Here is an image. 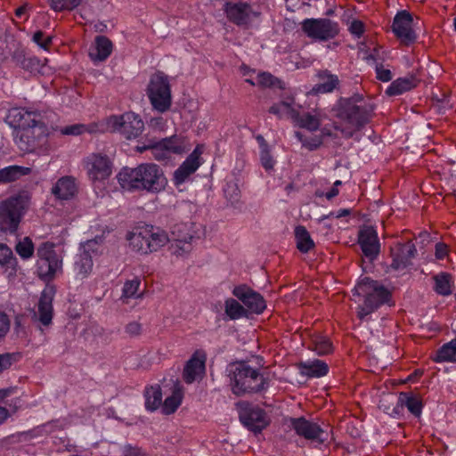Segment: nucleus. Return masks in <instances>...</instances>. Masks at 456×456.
I'll return each mask as SVG.
<instances>
[{"instance_id": "f257e3e1", "label": "nucleus", "mask_w": 456, "mask_h": 456, "mask_svg": "<svg viewBox=\"0 0 456 456\" xmlns=\"http://www.w3.org/2000/svg\"><path fill=\"white\" fill-rule=\"evenodd\" d=\"M374 110V103L358 94L338 99L334 107L336 117L347 125V127L341 129L342 135L351 138L355 132L362 129L373 118Z\"/></svg>"}, {"instance_id": "f03ea898", "label": "nucleus", "mask_w": 456, "mask_h": 456, "mask_svg": "<svg viewBox=\"0 0 456 456\" xmlns=\"http://www.w3.org/2000/svg\"><path fill=\"white\" fill-rule=\"evenodd\" d=\"M120 186L126 191L159 192L167 184L162 169L156 164H141L134 168L123 167L117 175Z\"/></svg>"}, {"instance_id": "7ed1b4c3", "label": "nucleus", "mask_w": 456, "mask_h": 456, "mask_svg": "<svg viewBox=\"0 0 456 456\" xmlns=\"http://www.w3.org/2000/svg\"><path fill=\"white\" fill-rule=\"evenodd\" d=\"M390 297L386 287L368 277L360 278L352 289V300L357 305V316L361 320L389 303Z\"/></svg>"}, {"instance_id": "20e7f679", "label": "nucleus", "mask_w": 456, "mask_h": 456, "mask_svg": "<svg viewBox=\"0 0 456 456\" xmlns=\"http://www.w3.org/2000/svg\"><path fill=\"white\" fill-rule=\"evenodd\" d=\"M126 240L132 251L143 256L157 252L170 242L167 231L149 224L133 227L127 232Z\"/></svg>"}, {"instance_id": "39448f33", "label": "nucleus", "mask_w": 456, "mask_h": 456, "mask_svg": "<svg viewBox=\"0 0 456 456\" xmlns=\"http://www.w3.org/2000/svg\"><path fill=\"white\" fill-rule=\"evenodd\" d=\"M172 243L169 250L177 257H187L193 249V243L205 235L200 223L186 221L175 224L171 228Z\"/></svg>"}, {"instance_id": "423d86ee", "label": "nucleus", "mask_w": 456, "mask_h": 456, "mask_svg": "<svg viewBox=\"0 0 456 456\" xmlns=\"http://www.w3.org/2000/svg\"><path fill=\"white\" fill-rule=\"evenodd\" d=\"M230 375L232 392L237 395L260 392L267 387V381L259 370L244 362L232 364Z\"/></svg>"}, {"instance_id": "0eeeda50", "label": "nucleus", "mask_w": 456, "mask_h": 456, "mask_svg": "<svg viewBox=\"0 0 456 456\" xmlns=\"http://www.w3.org/2000/svg\"><path fill=\"white\" fill-rule=\"evenodd\" d=\"M39 117L37 112L24 108H12L8 112L10 125L21 129L20 140L24 137L28 139V150L36 146V136L45 135L46 126Z\"/></svg>"}, {"instance_id": "6e6552de", "label": "nucleus", "mask_w": 456, "mask_h": 456, "mask_svg": "<svg viewBox=\"0 0 456 456\" xmlns=\"http://www.w3.org/2000/svg\"><path fill=\"white\" fill-rule=\"evenodd\" d=\"M146 94L153 110L164 113L172 105L171 86L168 77L163 72L154 73L149 81Z\"/></svg>"}, {"instance_id": "1a4fd4ad", "label": "nucleus", "mask_w": 456, "mask_h": 456, "mask_svg": "<svg viewBox=\"0 0 456 456\" xmlns=\"http://www.w3.org/2000/svg\"><path fill=\"white\" fill-rule=\"evenodd\" d=\"M37 273L44 281H50L61 271L62 260L54 250V245L51 242L41 244L37 251Z\"/></svg>"}, {"instance_id": "9d476101", "label": "nucleus", "mask_w": 456, "mask_h": 456, "mask_svg": "<svg viewBox=\"0 0 456 456\" xmlns=\"http://www.w3.org/2000/svg\"><path fill=\"white\" fill-rule=\"evenodd\" d=\"M290 426L297 435L304 437L314 446L323 445L331 438L328 428H322L318 423L305 418L291 419Z\"/></svg>"}, {"instance_id": "9b49d317", "label": "nucleus", "mask_w": 456, "mask_h": 456, "mask_svg": "<svg viewBox=\"0 0 456 456\" xmlns=\"http://www.w3.org/2000/svg\"><path fill=\"white\" fill-rule=\"evenodd\" d=\"M302 31L310 38L328 41L335 38L339 33L338 22L330 19H305L301 22Z\"/></svg>"}, {"instance_id": "f8f14e48", "label": "nucleus", "mask_w": 456, "mask_h": 456, "mask_svg": "<svg viewBox=\"0 0 456 456\" xmlns=\"http://www.w3.org/2000/svg\"><path fill=\"white\" fill-rule=\"evenodd\" d=\"M113 164L108 155L91 153L83 159V167L92 183L107 180L112 174Z\"/></svg>"}, {"instance_id": "ddd939ff", "label": "nucleus", "mask_w": 456, "mask_h": 456, "mask_svg": "<svg viewBox=\"0 0 456 456\" xmlns=\"http://www.w3.org/2000/svg\"><path fill=\"white\" fill-rule=\"evenodd\" d=\"M110 127L131 140L138 137L144 127L143 121L134 112H126L120 116H111L108 122Z\"/></svg>"}, {"instance_id": "4468645a", "label": "nucleus", "mask_w": 456, "mask_h": 456, "mask_svg": "<svg viewBox=\"0 0 456 456\" xmlns=\"http://www.w3.org/2000/svg\"><path fill=\"white\" fill-rule=\"evenodd\" d=\"M392 31L401 44L410 45L417 40V34L413 29V16L406 11H399L394 17Z\"/></svg>"}, {"instance_id": "2eb2a0df", "label": "nucleus", "mask_w": 456, "mask_h": 456, "mask_svg": "<svg viewBox=\"0 0 456 456\" xmlns=\"http://www.w3.org/2000/svg\"><path fill=\"white\" fill-rule=\"evenodd\" d=\"M26 201H1L0 229L3 232H14L23 215Z\"/></svg>"}, {"instance_id": "dca6fc26", "label": "nucleus", "mask_w": 456, "mask_h": 456, "mask_svg": "<svg viewBox=\"0 0 456 456\" xmlns=\"http://www.w3.org/2000/svg\"><path fill=\"white\" fill-rule=\"evenodd\" d=\"M100 245L97 239L89 240L81 244L80 251L75 259L76 275L80 279L88 276L93 269V255L98 251Z\"/></svg>"}, {"instance_id": "f3484780", "label": "nucleus", "mask_w": 456, "mask_h": 456, "mask_svg": "<svg viewBox=\"0 0 456 456\" xmlns=\"http://www.w3.org/2000/svg\"><path fill=\"white\" fill-rule=\"evenodd\" d=\"M224 12L227 19L237 26H248L259 16V13L247 3H226Z\"/></svg>"}, {"instance_id": "a211bd4d", "label": "nucleus", "mask_w": 456, "mask_h": 456, "mask_svg": "<svg viewBox=\"0 0 456 456\" xmlns=\"http://www.w3.org/2000/svg\"><path fill=\"white\" fill-rule=\"evenodd\" d=\"M242 424L250 431L261 432L270 422L265 411L256 406H246L240 413Z\"/></svg>"}, {"instance_id": "6ab92c4d", "label": "nucleus", "mask_w": 456, "mask_h": 456, "mask_svg": "<svg viewBox=\"0 0 456 456\" xmlns=\"http://www.w3.org/2000/svg\"><path fill=\"white\" fill-rule=\"evenodd\" d=\"M207 354L203 350L195 351L184 365L183 378L187 384L201 379L205 374Z\"/></svg>"}, {"instance_id": "aec40b11", "label": "nucleus", "mask_w": 456, "mask_h": 456, "mask_svg": "<svg viewBox=\"0 0 456 456\" xmlns=\"http://www.w3.org/2000/svg\"><path fill=\"white\" fill-rule=\"evenodd\" d=\"M232 294L240 300L251 313L259 314L266 307L264 297L257 292L245 285H240L233 289Z\"/></svg>"}, {"instance_id": "412c9836", "label": "nucleus", "mask_w": 456, "mask_h": 456, "mask_svg": "<svg viewBox=\"0 0 456 456\" xmlns=\"http://www.w3.org/2000/svg\"><path fill=\"white\" fill-rule=\"evenodd\" d=\"M358 242L361 248L369 258H374L379 252L378 232L372 226H364L359 231Z\"/></svg>"}, {"instance_id": "4be33fe9", "label": "nucleus", "mask_w": 456, "mask_h": 456, "mask_svg": "<svg viewBox=\"0 0 456 456\" xmlns=\"http://www.w3.org/2000/svg\"><path fill=\"white\" fill-rule=\"evenodd\" d=\"M54 295L55 289L51 285H47L41 293L38 302V321L44 326H49L52 323Z\"/></svg>"}, {"instance_id": "5701e85b", "label": "nucleus", "mask_w": 456, "mask_h": 456, "mask_svg": "<svg viewBox=\"0 0 456 456\" xmlns=\"http://www.w3.org/2000/svg\"><path fill=\"white\" fill-rule=\"evenodd\" d=\"M325 115L319 109H314L311 112L300 113L298 109L296 110L292 122L295 126L305 128L310 132L319 130Z\"/></svg>"}, {"instance_id": "b1692460", "label": "nucleus", "mask_w": 456, "mask_h": 456, "mask_svg": "<svg viewBox=\"0 0 456 456\" xmlns=\"http://www.w3.org/2000/svg\"><path fill=\"white\" fill-rule=\"evenodd\" d=\"M416 248L412 243L399 245L393 253V261L390 265L392 270L402 272L407 269L415 256Z\"/></svg>"}, {"instance_id": "393cba45", "label": "nucleus", "mask_w": 456, "mask_h": 456, "mask_svg": "<svg viewBox=\"0 0 456 456\" xmlns=\"http://www.w3.org/2000/svg\"><path fill=\"white\" fill-rule=\"evenodd\" d=\"M200 151L197 147L183 162V164L175 171L174 179L176 184L183 183L191 174L200 167Z\"/></svg>"}, {"instance_id": "a878e982", "label": "nucleus", "mask_w": 456, "mask_h": 456, "mask_svg": "<svg viewBox=\"0 0 456 456\" xmlns=\"http://www.w3.org/2000/svg\"><path fill=\"white\" fill-rule=\"evenodd\" d=\"M52 193L57 200H70L77 196L78 186L72 176H63L58 179L52 188Z\"/></svg>"}, {"instance_id": "bb28decb", "label": "nucleus", "mask_w": 456, "mask_h": 456, "mask_svg": "<svg viewBox=\"0 0 456 456\" xmlns=\"http://www.w3.org/2000/svg\"><path fill=\"white\" fill-rule=\"evenodd\" d=\"M317 77L319 83L312 89L313 93L316 94L332 93L340 84L338 77L330 73L328 69L320 70L317 73Z\"/></svg>"}, {"instance_id": "cd10ccee", "label": "nucleus", "mask_w": 456, "mask_h": 456, "mask_svg": "<svg viewBox=\"0 0 456 456\" xmlns=\"http://www.w3.org/2000/svg\"><path fill=\"white\" fill-rule=\"evenodd\" d=\"M297 109L295 98L293 96H287L280 102L272 105L268 111L280 119L289 118L292 120L294 116H296Z\"/></svg>"}, {"instance_id": "c85d7f7f", "label": "nucleus", "mask_w": 456, "mask_h": 456, "mask_svg": "<svg viewBox=\"0 0 456 456\" xmlns=\"http://www.w3.org/2000/svg\"><path fill=\"white\" fill-rule=\"evenodd\" d=\"M112 50L113 44L107 37L97 36L89 55L94 61H103L111 54Z\"/></svg>"}, {"instance_id": "c756f323", "label": "nucleus", "mask_w": 456, "mask_h": 456, "mask_svg": "<svg viewBox=\"0 0 456 456\" xmlns=\"http://www.w3.org/2000/svg\"><path fill=\"white\" fill-rule=\"evenodd\" d=\"M300 374L308 378H321L329 371L327 363L322 360H309L298 365Z\"/></svg>"}, {"instance_id": "7c9ffc66", "label": "nucleus", "mask_w": 456, "mask_h": 456, "mask_svg": "<svg viewBox=\"0 0 456 456\" xmlns=\"http://www.w3.org/2000/svg\"><path fill=\"white\" fill-rule=\"evenodd\" d=\"M418 84L419 80L412 75L399 77L390 84L386 90V94L389 96L399 95L415 88Z\"/></svg>"}, {"instance_id": "2f4dec72", "label": "nucleus", "mask_w": 456, "mask_h": 456, "mask_svg": "<svg viewBox=\"0 0 456 456\" xmlns=\"http://www.w3.org/2000/svg\"><path fill=\"white\" fill-rule=\"evenodd\" d=\"M16 65L31 73L39 72L43 67L42 61L35 56H27L22 50H17L12 54Z\"/></svg>"}, {"instance_id": "473e14b6", "label": "nucleus", "mask_w": 456, "mask_h": 456, "mask_svg": "<svg viewBox=\"0 0 456 456\" xmlns=\"http://www.w3.org/2000/svg\"><path fill=\"white\" fill-rule=\"evenodd\" d=\"M157 150H166L169 153L181 154L188 150L185 139L182 136L173 135L158 141Z\"/></svg>"}, {"instance_id": "72a5a7b5", "label": "nucleus", "mask_w": 456, "mask_h": 456, "mask_svg": "<svg viewBox=\"0 0 456 456\" xmlns=\"http://www.w3.org/2000/svg\"><path fill=\"white\" fill-rule=\"evenodd\" d=\"M398 405L406 407L408 411L416 417H419L422 412V402L419 397L414 394L400 393L398 396Z\"/></svg>"}, {"instance_id": "f704fd0d", "label": "nucleus", "mask_w": 456, "mask_h": 456, "mask_svg": "<svg viewBox=\"0 0 456 456\" xmlns=\"http://www.w3.org/2000/svg\"><path fill=\"white\" fill-rule=\"evenodd\" d=\"M145 408L149 411H156L162 403V391L159 385L146 387L144 392Z\"/></svg>"}, {"instance_id": "c9c22d12", "label": "nucleus", "mask_w": 456, "mask_h": 456, "mask_svg": "<svg viewBox=\"0 0 456 456\" xmlns=\"http://www.w3.org/2000/svg\"><path fill=\"white\" fill-rule=\"evenodd\" d=\"M453 281L447 273H440L434 276V290L441 296H449L452 292Z\"/></svg>"}, {"instance_id": "e433bc0d", "label": "nucleus", "mask_w": 456, "mask_h": 456, "mask_svg": "<svg viewBox=\"0 0 456 456\" xmlns=\"http://www.w3.org/2000/svg\"><path fill=\"white\" fill-rule=\"evenodd\" d=\"M295 238L297 247L298 250L301 251L302 253H307L314 246V240H312L309 232L304 226L296 227Z\"/></svg>"}, {"instance_id": "4c0bfd02", "label": "nucleus", "mask_w": 456, "mask_h": 456, "mask_svg": "<svg viewBox=\"0 0 456 456\" xmlns=\"http://www.w3.org/2000/svg\"><path fill=\"white\" fill-rule=\"evenodd\" d=\"M29 168L20 166H10L0 170V183H10L28 174Z\"/></svg>"}, {"instance_id": "58836bf2", "label": "nucleus", "mask_w": 456, "mask_h": 456, "mask_svg": "<svg viewBox=\"0 0 456 456\" xmlns=\"http://www.w3.org/2000/svg\"><path fill=\"white\" fill-rule=\"evenodd\" d=\"M182 400V389L179 387L175 388L172 395L165 399L161 408L162 412L166 415L174 413L181 405Z\"/></svg>"}, {"instance_id": "ea45409f", "label": "nucleus", "mask_w": 456, "mask_h": 456, "mask_svg": "<svg viewBox=\"0 0 456 456\" xmlns=\"http://www.w3.org/2000/svg\"><path fill=\"white\" fill-rule=\"evenodd\" d=\"M224 313L230 320H239L247 315V310L234 298L225 300Z\"/></svg>"}, {"instance_id": "a19ab883", "label": "nucleus", "mask_w": 456, "mask_h": 456, "mask_svg": "<svg viewBox=\"0 0 456 456\" xmlns=\"http://www.w3.org/2000/svg\"><path fill=\"white\" fill-rule=\"evenodd\" d=\"M434 360L437 362H456V338L444 345L436 352Z\"/></svg>"}, {"instance_id": "79ce46f5", "label": "nucleus", "mask_w": 456, "mask_h": 456, "mask_svg": "<svg viewBox=\"0 0 456 456\" xmlns=\"http://www.w3.org/2000/svg\"><path fill=\"white\" fill-rule=\"evenodd\" d=\"M313 350L322 355L332 351V345L328 337L316 333L312 337Z\"/></svg>"}, {"instance_id": "37998d69", "label": "nucleus", "mask_w": 456, "mask_h": 456, "mask_svg": "<svg viewBox=\"0 0 456 456\" xmlns=\"http://www.w3.org/2000/svg\"><path fill=\"white\" fill-rule=\"evenodd\" d=\"M82 0H48L50 8L57 12H71L77 8Z\"/></svg>"}, {"instance_id": "c03bdc74", "label": "nucleus", "mask_w": 456, "mask_h": 456, "mask_svg": "<svg viewBox=\"0 0 456 456\" xmlns=\"http://www.w3.org/2000/svg\"><path fill=\"white\" fill-rule=\"evenodd\" d=\"M141 285V280L137 277L126 281L123 286L121 298L126 300L129 298H137L141 297L138 293L139 287Z\"/></svg>"}, {"instance_id": "a18cd8bd", "label": "nucleus", "mask_w": 456, "mask_h": 456, "mask_svg": "<svg viewBox=\"0 0 456 456\" xmlns=\"http://www.w3.org/2000/svg\"><path fill=\"white\" fill-rule=\"evenodd\" d=\"M97 130V125L96 124H90V125H84V124H75L71 126H67L64 128H62L61 133L63 134H69V135H79L86 132L87 133H94Z\"/></svg>"}, {"instance_id": "49530a36", "label": "nucleus", "mask_w": 456, "mask_h": 456, "mask_svg": "<svg viewBox=\"0 0 456 456\" xmlns=\"http://www.w3.org/2000/svg\"><path fill=\"white\" fill-rule=\"evenodd\" d=\"M15 250L22 259H29L34 254L35 248L31 239L25 237L17 243Z\"/></svg>"}, {"instance_id": "de8ad7c7", "label": "nucleus", "mask_w": 456, "mask_h": 456, "mask_svg": "<svg viewBox=\"0 0 456 456\" xmlns=\"http://www.w3.org/2000/svg\"><path fill=\"white\" fill-rule=\"evenodd\" d=\"M256 85L263 87L283 88V83L267 72L260 73L256 77Z\"/></svg>"}, {"instance_id": "09e8293b", "label": "nucleus", "mask_w": 456, "mask_h": 456, "mask_svg": "<svg viewBox=\"0 0 456 456\" xmlns=\"http://www.w3.org/2000/svg\"><path fill=\"white\" fill-rule=\"evenodd\" d=\"M158 144V141L151 140L149 144L144 145L142 147H138L140 152H142L145 150H151L154 158L158 160H163L168 158L169 152L166 150H157L155 146Z\"/></svg>"}, {"instance_id": "8fccbe9b", "label": "nucleus", "mask_w": 456, "mask_h": 456, "mask_svg": "<svg viewBox=\"0 0 456 456\" xmlns=\"http://www.w3.org/2000/svg\"><path fill=\"white\" fill-rule=\"evenodd\" d=\"M295 136L298 139V141L302 143V145L305 148H306L310 151H314V150L317 149L322 143L321 138H319L317 136L308 138V137L305 136L300 132H296Z\"/></svg>"}, {"instance_id": "3c124183", "label": "nucleus", "mask_w": 456, "mask_h": 456, "mask_svg": "<svg viewBox=\"0 0 456 456\" xmlns=\"http://www.w3.org/2000/svg\"><path fill=\"white\" fill-rule=\"evenodd\" d=\"M52 37L45 35V32L37 30L34 33L32 40L41 48L47 50L52 44Z\"/></svg>"}, {"instance_id": "603ef678", "label": "nucleus", "mask_w": 456, "mask_h": 456, "mask_svg": "<svg viewBox=\"0 0 456 456\" xmlns=\"http://www.w3.org/2000/svg\"><path fill=\"white\" fill-rule=\"evenodd\" d=\"M15 262L12 249L5 244L0 243V265H12Z\"/></svg>"}, {"instance_id": "864d4df0", "label": "nucleus", "mask_w": 456, "mask_h": 456, "mask_svg": "<svg viewBox=\"0 0 456 456\" xmlns=\"http://www.w3.org/2000/svg\"><path fill=\"white\" fill-rule=\"evenodd\" d=\"M224 197L227 200H232L233 198L240 197V191L239 189L237 183L231 181V182L226 183V184L224 188Z\"/></svg>"}, {"instance_id": "5fc2aeb1", "label": "nucleus", "mask_w": 456, "mask_h": 456, "mask_svg": "<svg viewBox=\"0 0 456 456\" xmlns=\"http://www.w3.org/2000/svg\"><path fill=\"white\" fill-rule=\"evenodd\" d=\"M260 160L263 167L266 171L273 168L275 161L270 153V149L260 151Z\"/></svg>"}, {"instance_id": "6e6d98bb", "label": "nucleus", "mask_w": 456, "mask_h": 456, "mask_svg": "<svg viewBox=\"0 0 456 456\" xmlns=\"http://www.w3.org/2000/svg\"><path fill=\"white\" fill-rule=\"evenodd\" d=\"M376 77L382 82H388L393 78V75L390 69H386L382 64H376Z\"/></svg>"}, {"instance_id": "4d7b16f0", "label": "nucleus", "mask_w": 456, "mask_h": 456, "mask_svg": "<svg viewBox=\"0 0 456 456\" xmlns=\"http://www.w3.org/2000/svg\"><path fill=\"white\" fill-rule=\"evenodd\" d=\"M349 31L351 34L360 37L364 32V24L358 20H354L349 26Z\"/></svg>"}, {"instance_id": "13d9d810", "label": "nucleus", "mask_w": 456, "mask_h": 456, "mask_svg": "<svg viewBox=\"0 0 456 456\" xmlns=\"http://www.w3.org/2000/svg\"><path fill=\"white\" fill-rule=\"evenodd\" d=\"M449 253L448 246L443 242L436 244L435 256L438 260H444Z\"/></svg>"}, {"instance_id": "bf43d9fd", "label": "nucleus", "mask_w": 456, "mask_h": 456, "mask_svg": "<svg viewBox=\"0 0 456 456\" xmlns=\"http://www.w3.org/2000/svg\"><path fill=\"white\" fill-rule=\"evenodd\" d=\"M341 181L338 180L333 183V187L326 192L317 193L318 197L325 196L328 200H330L333 197H336L338 194V187L341 185Z\"/></svg>"}, {"instance_id": "052dcab7", "label": "nucleus", "mask_w": 456, "mask_h": 456, "mask_svg": "<svg viewBox=\"0 0 456 456\" xmlns=\"http://www.w3.org/2000/svg\"><path fill=\"white\" fill-rule=\"evenodd\" d=\"M10 328L8 317L4 313L0 312V338L4 337Z\"/></svg>"}, {"instance_id": "680f3d73", "label": "nucleus", "mask_w": 456, "mask_h": 456, "mask_svg": "<svg viewBox=\"0 0 456 456\" xmlns=\"http://www.w3.org/2000/svg\"><path fill=\"white\" fill-rule=\"evenodd\" d=\"M141 325L136 322H130L126 327V331L131 336H137L141 332Z\"/></svg>"}, {"instance_id": "e2e57ef3", "label": "nucleus", "mask_w": 456, "mask_h": 456, "mask_svg": "<svg viewBox=\"0 0 456 456\" xmlns=\"http://www.w3.org/2000/svg\"><path fill=\"white\" fill-rule=\"evenodd\" d=\"M12 364V356L9 354H0V372L9 368Z\"/></svg>"}, {"instance_id": "0e129e2a", "label": "nucleus", "mask_w": 456, "mask_h": 456, "mask_svg": "<svg viewBox=\"0 0 456 456\" xmlns=\"http://www.w3.org/2000/svg\"><path fill=\"white\" fill-rule=\"evenodd\" d=\"M256 139L260 146V151L269 149V146L263 135L258 134V135H256Z\"/></svg>"}, {"instance_id": "69168bd1", "label": "nucleus", "mask_w": 456, "mask_h": 456, "mask_svg": "<svg viewBox=\"0 0 456 456\" xmlns=\"http://www.w3.org/2000/svg\"><path fill=\"white\" fill-rule=\"evenodd\" d=\"M9 412L6 408L0 406V425L7 419Z\"/></svg>"}, {"instance_id": "338daca9", "label": "nucleus", "mask_w": 456, "mask_h": 456, "mask_svg": "<svg viewBox=\"0 0 456 456\" xmlns=\"http://www.w3.org/2000/svg\"><path fill=\"white\" fill-rule=\"evenodd\" d=\"M26 12V6H20L19 8L16 9L15 11V15L18 17V18H21L23 14H25Z\"/></svg>"}, {"instance_id": "774afa93", "label": "nucleus", "mask_w": 456, "mask_h": 456, "mask_svg": "<svg viewBox=\"0 0 456 456\" xmlns=\"http://www.w3.org/2000/svg\"><path fill=\"white\" fill-rule=\"evenodd\" d=\"M349 214V210L343 209L341 212H338L337 217L343 216Z\"/></svg>"}]
</instances>
